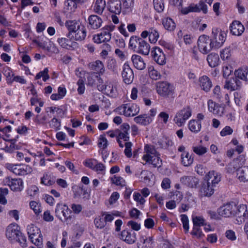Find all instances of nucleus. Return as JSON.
I'll use <instances>...</instances> for the list:
<instances>
[{"instance_id": "nucleus-1", "label": "nucleus", "mask_w": 248, "mask_h": 248, "mask_svg": "<svg viewBox=\"0 0 248 248\" xmlns=\"http://www.w3.org/2000/svg\"><path fill=\"white\" fill-rule=\"evenodd\" d=\"M65 25L69 31L67 36H69L72 33H74L76 40L82 41L85 39L87 32L84 25L75 20L67 21Z\"/></svg>"}, {"instance_id": "nucleus-2", "label": "nucleus", "mask_w": 248, "mask_h": 248, "mask_svg": "<svg viewBox=\"0 0 248 248\" xmlns=\"http://www.w3.org/2000/svg\"><path fill=\"white\" fill-rule=\"evenodd\" d=\"M55 216L62 222L66 224L72 223L71 211L66 204L58 203L55 209Z\"/></svg>"}, {"instance_id": "nucleus-3", "label": "nucleus", "mask_w": 248, "mask_h": 248, "mask_svg": "<svg viewBox=\"0 0 248 248\" xmlns=\"http://www.w3.org/2000/svg\"><path fill=\"white\" fill-rule=\"evenodd\" d=\"M156 90L158 94L164 98L173 97L174 93L173 86L167 82H157L156 84Z\"/></svg>"}, {"instance_id": "nucleus-4", "label": "nucleus", "mask_w": 248, "mask_h": 248, "mask_svg": "<svg viewBox=\"0 0 248 248\" xmlns=\"http://www.w3.org/2000/svg\"><path fill=\"white\" fill-rule=\"evenodd\" d=\"M226 34L224 31L218 29H213L210 36L212 45L215 49L220 47L225 41Z\"/></svg>"}, {"instance_id": "nucleus-5", "label": "nucleus", "mask_w": 248, "mask_h": 248, "mask_svg": "<svg viewBox=\"0 0 248 248\" xmlns=\"http://www.w3.org/2000/svg\"><path fill=\"white\" fill-rule=\"evenodd\" d=\"M198 46L200 52L203 54H207L212 49H215L210 37L205 35L199 37L198 40Z\"/></svg>"}, {"instance_id": "nucleus-6", "label": "nucleus", "mask_w": 248, "mask_h": 248, "mask_svg": "<svg viewBox=\"0 0 248 248\" xmlns=\"http://www.w3.org/2000/svg\"><path fill=\"white\" fill-rule=\"evenodd\" d=\"M117 110L121 114H123L126 117L134 116L140 111L139 107L135 104H123L118 107Z\"/></svg>"}, {"instance_id": "nucleus-7", "label": "nucleus", "mask_w": 248, "mask_h": 248, "mask_svg": "<svg viewBox=\"0 0 248 248\" xmlns=\"http://www.w3.org/2000/svg\"><path fill=\"white\" fill-rule=\"evenodd\" d=\"M237 205L233 202L228 203L218 209V214L222 217H229L231 216H234L237 214Z\"/></svg>"}, {"instance_id": "nucleus-8", "label": "nucleus", "mask_w": 248, "mask_h": 248, "mask_svg": "<svg viewBox=\"0 0 248 248\" xmlns=\"http://www.w3.org/2000/svg\"><path fill=\"white\" fill-rule=\"evenodd\" d=\"M191 115V110L189 107H187L181 109L176 113L174 121L179 126H181Z\"/></svg>"}, {"instance_id": "nucleus-9", "label": "nucleus", "mask_w": 248, "mask_h": 248, "mask_svg": "<svg viewBox=\"0 0 248 248\" xmlns=\"http://www.w3.org/2000/svg\"><path fill=\"white\" fill-rule=\"evenodd\" d=\"M151 54L154 60L158 64L163 65L166 63L165 54L159 47H153L151 50Z\"/></svg>"}, {"instance_id": "nucleus-10", "label": "nucleus", "mask_w": 248, "mask_h": 248, "mask_svg": "<svg viewBox=\"0 0 248 248\" xmlns=\"http://www.w3.org/2000/svg\"><path fill=\"white\" fill-rule=\"evenodd\" d=\"M122 76L124 82L127 84H130L133 80V71L129 65L127 63H125L123 65Z\"/></svg>"}, {"instance_id": "nucleus-11", "label": "nucleus", "mask_w": 248, "mask_h": 248, "mask_svg": "<svg viewBox=\"0 0 248 248\" xmlns=\"http://www.w3.org/2000/svg\"><path fill=\"white\" fill-rule=\"evenodd\" d=\"M199 191L202 196L210 197L214 193V186L205 181L202 183Z\"/></svg>"}, {"instance_id": "nucleus-12", "label": "nucleus", "mask_w": 248, "mask_h": 248, "mask_svg": "<svg viewBox=\"0 0 248 248\" xmlns=\"http://www.w3.org/2000/svg\"><path fill=\"white\" fill-rule=\"evenodd\" d=\"M120 238L128 244L134 243L136 241V233L132 231L124 230L122 231Z\"/></svg>"}, {"instance_id": "nucleus-13", "label": "nucleus", "mask_w": 248, "mask_h": 248, "mask_svg": "<svg viewBox=\"0 0 248 248\" xmlns=\"http://www.w3.org/2000/svg\"><path fill=\"white\" fill-rule=\"evenodd\" d=\"M20 232L18 225L12 224L9 225L6 229V236L8 239L15 240L17 237H19Z\"/></svg>"}, {"instance_id": "nucleus-14", "label": "nucleus", "mask_w": 248, "mask_h": 248, "mask_svg": "<svg viewBox=\"0 0 248 248\" xmlns=\"http://www.w3.org/2000/svg\"><path fill=\"white\" fill-rule=\"evenodd\" d=\"M108 10L116 15H119L122 11V4L120 0H109L107 3Z\"/></svg>"}, {"instance_id": "nucleus-15", "label": "nucleus", "mask_w": 248, "mask_h": 248, "mask_svg": "<svg viewBox=\"0 0 248 248\" xmlns=\"http://www.w3.org/2000/svg\"><path fill=\"white\" fill-rule=\"evenodd\" d=\"M236 176L240 183H248V166L240 167L236 170Z\"/></svg>"}, {"instance_id": "nucleus-16", "label": "nucleus", "mask_w": 248, "mask_h": 248, "mask_svg": "<svg viewBox=\"0 0 248 248\" xmlns=\"http://www.w3.org/2000/svg\"><path fill=\"white\" fill-rule=\"evenodd\" d=\"M4 182L7 184L13 191H19L22 188V181L20 179H10L9 177H6Z\"/></svg>"}, {"instance_id": "nucleus-17", "label": "nucleus", "mask_w": 248, "mask_h": 248, "mask_svg": "<svg viewBox=\"0 0 248 248\" xmlns=\"http://www.w3.org/2000/svg\"><path fill=\"white\" fill-rule=\"evenodd\" d=\"M144 150L145 154L142 156V159L145 161H149L151 157L160 155L153 145L146 144L144 147Z\"/></svg>"}, {"instance_id": "nucleus-18", "label": "nucleus", "mask_w": 248, "mask_h": 248, "mask_svg": "<svg viewBox=\"0 0 248 248\" xmlns=\"http://www.w3.org/2000/svg\"><path fill=\"white\" fill-rule=\"evenodd\" d=\"M88 67L91 70L95 71L99 76L103 75L105 71L103 63L99 60L90 62L88 64Z\"/></svg>"}, {"instance_id": "nucleus-19", "label": "nucleus", "mask_w": 248, "mask_h": 248, "mask_svg": "<svg viewBox=\"0 0 248 248\" xmlns=\"http://www.w3.org/2000/svg\"><path fill=\"white\" fill-rule=\"evenodd\" d=\"M181 182L190 188H196L199 183V180L193 176H185L180 179Z\"/></svg>"}, {"instance_id": "nucleus-20", "label": "nucleus", "mask_w": 248, "mask_h": 248, "mask_svg": "<svg viewBox=\"0 0 248 248\" xmlns=\"http://www.w3.org/2000/svg\"><path fill=\"white\" fill-rule=\"evenodd\" d=\"M231 32L234 35L239 36L244 32V26L238 21H234L230 27Z\"/></svg>"}, {"instance_id": "nucleus-21", "label": "nucleus", "mask_w": 248, "mask_h": 248, "mask_svg": "<svg viewBox=\"0 0 248 248\" xmlns=\"http://www.w3.org/2000/svg\"><path fill=\"white\" fill-rule=\"evenodd\" d=\"M88 21L91 29L96 30L100 28L102 24V19L97 15H91L88 17Z\"/></svg>"}, {"instance_id": "nucleus-22", "label": "nucleus", "mask_w": 248, "mask_h": 248, "mask_svg": "<svg viewBox=\"0 0 248 248\" xmlns=\"http://www.w3.org/2000/svg\"><path fill=\"white\" fill-rule=\"evenodd\" d=\"M111 39V34L108 31L102 30L101 32L93 38L94 42L99 44L104 42H108Z\"/></svg>"}, {"instance_id": "nucleus-23", "label": "nucleus", "mask_w": 248, "mask_h": 248, "mask_svg": "<svg viewBox=\"0 0 248 248\" xmlns=\"http://www.w3.org/2000/svg\"><path fill=\"white\" fill-rule=\"evenodd\" d=\"M131 60L134 67L138 70H142L146 67V63L142 58L138 55H133Z\"/></svg>"}, {"instance_id": "nucleus-24", "label": "nucleus", "mask_w": 248, "mask_h": 248, "mask_svg": "<svg viewBox=\"0 0 248 248\" xmlns=\"http://www.w3.org/2000/svg\"><path fill=\"white\" fill-rule=\"evenodd\" d=\"M122 131L118 130L116 131L118 133V137L121 139H123L124 141H128L129 139V132L130 126L127 123H124L121 126Z\"/></svg>"}, {"instance_id": "nucleus-25", "label": "nucleus", "mask_w": 248, "mask_h": 248, "mask_svg": "<svg viewBox=\"0 0 248 248\" xmlns=\"http://www.w3.org/2000/svg\"><path fill=\"white\" fill-rule=\"evenodd\" d=\"M32 171V168L29 165H16L14 173L18 175H25L31 173Z\"/></svg>"}, {"instance_id": "nucleus-26", "label": "nucleus", "mask_w": 248, "mask_h": 248, "mask_svg": "<svg viewBox=\"0 0 248 248\" xmlns=\"http://www.w3.org/2000/svg\"><path fill=\"white\" fill-rule=\"evenodd\" d=\"M206 178L207 179L206 181L210 182L211 184L215 186L216 184H218L220 181L221 175L220 173L212 170L208 172L206 176Z\"/></svg>"}, {"instance_id": "nucleus-27", "label": "nucleus", "mask_w": 248, "mask_h": 248, "mask_svg": "<svg viewBox=\"0 0 248 248\" xmlns=\"http://www.w3.org/2000/svg\"><path fill=\"white\" fill-rule=\"evenodd\" d=\"M143 39L137 36H132L130 37L129 47L136 52L138 51V49L139 48L140 45L141 44V41Z\"/></svg>"}, {"instance_id": "nucleus-28", "label": "nucleus", "mask_w": 248, "mask_h": 248, "mask_svg": "<svg viewBox=\"0 0 248 248\" xmlns=\"http://www.w3.org/2000/svg\"><path fill=\"white\" fill-rule=\"evenodd\" d=\"M199 82L201 88L206 92H209L212 86V84L210 79L206 76H203L199 78Z\"/></svg>"}, {"instance_id": "nucleus-29", "label": "nucleus", "mask_w": 248, "mask_h": 248, "mask_svg": "<svg viewBox=\"0 0 248 248\" xmlns=\"http://www.w3.org/2000/svg\"><path fill=\"white\" fill-rule=\"evenodd\" d=\"M153 242V237H141L138 247V248H152Z\"/></svg>"}, {"instance_id": "nucleus-30", "label": "nucleus", "mask_w": 248, "mask_h": 248, "mask_svg": "<svg viewBox=\"0 0 248 248\" xmlns=\"http://www.w3.org/2000/svg\"><path fill=\"white\" fill-rule=\"evenodd\" d=\"M134 121L137 123L143 125L149 124L152 121L151 117L147 114L140 115L134 119Z\"/></svg>"}, {"instance_id": "nucleus-31", "label": "nucleus", "mask_w": 248, "mask_h": 248, "mask_svg": "<svg viewBox=\"0 0 248 248\" xmlns=\"http://www.w3.org/2000/svg\"><path fill=\"white\" fill-rule=\"evenodd\" d=\"M162 23L164 28L168 31H172L176 28L175 22L170 17L163 18Z\"/></svg>"}, {"instance_id": "nucleus-32", "label": "nucleus", "mask_w": 248, "mask_h": 248, "mask_svg": "<svg viewBox=\"0 0 248 248\" xmlns=\"http://www.w3.org/2000/svg\"><path fill=\"white\" fill-rule=\"evenodd\" d=\"M207 61L210 66L211 67H215L219 64V56L216 53H210L207 56Z\"/></svg>"}, {"instance_id": "nucleus-33", "label": "nucleus", "mask_w": 248, "mask_h": 248, "mask_svg": "<svg viewBox=\"0 0 248 248\" xmlns=\"http://www.w3.org/2000/svg\"><path fill=\"white\" fill-rule=\"evenodd\" d=\"M58 43L63 48L70 49L73 47L75 43L71 40L66 38L58 39Z\"/></svg>"}, {"instance_id": "nucleus-34", "label": "nucleus", "mask_w": 248, "mask_h": 248, "mask_svg": "<svg viewBox=\"0 0 248 248\" xmlns=\"http://www.w3.org/2000/svg\"><path fill=\"white\" fill-rule=\"evenodd\" d=\"M248 73V68L247 66H243L236 70L234 75L236 78L243 80H247V76Z\"/></svg>"}, {"instance_id": "nucleus-35", "label": "nucleus", "mask_w": 248, "mask_h": 248, "mask_svg": "<svg viewBox=\"0 0 248 248\" xmlns=\"http://www.w3.org/2000/svg\"><path fill=\"white\" fill-rule=\"evenodd\" d=\"M140 45L139 48L138 49L136 53H140L144 55H148L150 52V46L149 44L143 39Z\"/></svg>"}, {"instance_id": "nucleus-36", "label": "nucleus", "mask_w": 248, "mask_h": 248, "mask_svg": "<svg viewBox=\"0 0 248 248\" xmlns=\"http://www.w3.org/2000/svg\"><path fill=\"white\" fill-rule=\"evenodd\" d=\"M140 45L139 48L138 49L136 53H140L144 55H148L150 52V46L149 44L143 39Z\"/></svg>"}, {"instance_id": "nucleus-37", "label": "nucleus", "mask_w": 248, "mask_h": 248, "mask_svg": "<svg viewBox=\"0 0 248 248\" xmlns=\"http://www.w3.org/2000/svg\"><path fill=\"white\" fill-rule=\"evenodd\" d=\"M106 6L105 0H96L94 4L93 10L94 11L98 14H101Z\"/></svg>"}, {"instance_id": "nucleus-38", "label": "nucleus", "mask_w": 248, "mask_h": 248, "mask_svg": "<svg viewBox=\"0 0 248 248\" xmlns=\"http://www.w3.org/2000/svg\"><path fill=\"white\" fill-rule=\"evenodd\" d=\"M181 156L182 163L185 166H189L192 164L193 158L192 157L191 155H189L188 152L183 153Z\"/></svg>"}, {"instance_id": "nucleus-39", "label": "nucleus", "mask_w": 248, "mask_h": 248, "mask_svg": "<svg viewBox=\"0 0 248 248\" xmlns=\"http://www.w3.org/2000/svg\"><path fill=\"white\" fill-rule=\"evenodd\" d=\"M188 127L192 132H198L201 128V123L199 121L192 120L189 122Z\"/></svg>"}, {"instance_id": "nucleus-40", "label": "nucleus", "mask_w": 248, "mask_h": 248, "mask_svg": "<svg viewBox=\"0 0 248 248\" xmlns=\"http://www.w3.org/2000/svg\"><path fill=\"white\" fill-rule=\"evenodd\" d=\"M27 230L29 235H41V231L40 229L33 224L28 226Z\"/></svg>"}, {"instance_id": "nucleus-41", "label": "nucleus", "mask_w": 248, "mask_h": 248, "mask_svg": "<svg viewBox=\"0 0 248 248\" xmlns=\"http://www.w3.org/2000/svg\"><path fill=\"white\" fill-rule=\"evenodd\" d=\"M153 5L155 10L158 13H161L164 9V0H153Z\"/></svg>"}, {"instance_id": "nucleus-42", "label": "nucleus", "mask_w": 248, "mask_h": 248, "mask_svg": "<svg viewBox=\"0 0 248 248\" xmlns=\"http://www.w3.org/2000/svg\"><path fill=\"white\" fill-rule=\"evenodd\" d=\"M149 41L151 43H155L158 40L159 34L156 29L151 28L149 29Z\"/></svg>"}, {"instance_id": "nucleus-43", "label": "nucleus", "mask_w": 248, "mask_h": 248, "mask_svg": "<svg viewBox=\"0 0 248 248\" xmlns=\"http://www.w3.org/2000/svg\"><path fill=\"white\" fill-rule=\"evenodd\" d=\"M184 14H187L189 12H199L200 7L197 4H191L182 10Z\"/></svg>"}, {"instance_id": "nucleus-44", "label": "nucleus", "mask_w": 248, "mask_h": 248, "mask_svg": "<svg viewBox=\"0 0 248 248\" xmlns=\"http://www.w3.org/2000/svg\"><path fill=\"white\" fill-rule=\"evenodd\" d=\"M5 141H9L11 142L10 146L7 145V148L6 152L9 153H13L16 150H18L19 149V146L15 144L16 141V139H13L12 140H5Z\"/></svg>"}, {"instance_id": "nucleus-45", "label": "nucleus", "mask_w": 248, "mask_h": 248, "mask_svg": "<svg viewBox=\"0 0 248 248\" xmlns=\"http://www.w3.org/2000/svg\"><path fill=\"white\" fill-rule=\"evenodd\" d=\"M94 222L95 227L98 229H102L106 226V224L102 213L100 216L95 218Z\"/></svg>"}, {"instance_id": "nucleus-46", "label": "nucleus", "mask_w": 248, "mask_h": 248, "mask_svg": "<svg viewBox=\"0 0 248 248\" xmlns=\"http://www.w3.org/2000/svg\"><path fill=\"white\" fill-rule=\"evenodd\" d=\"M224 88L231 91H235L238 90V86L236 85V82L233 78L226 81L224 85Z\"/></svg>"}, {"instance_id": "nucleus-47", "label": "nucleus", "mask_w": 248, "mask_h": 248, "mask_svg": "<svg viewBox=\"0 0 248 248\" xmlns=\"http://www.w3.org/2000/svg\"><path fill=\"white\" fill-rule=\"evenodd\" d=\"M209 110L214 114H218L219 113V107L212 100H209L208 101Z\"/></svg>"}, {"instance_id": "nucleus-48", "label": "nucleus", "mask_w": 248, "mask_h": 248, "mask_svg": "<svg viewBox=\"0 0 248 248\" xmlns=\"http://www.w3.org/2000/svg\"><path fill=\"white\" fill-rule=\"evenodd\" d=\"M79 2V0H67L64 4L67 7V9L71 11H74L77 7V3Z\"/></svg>"}, {"instance_id": "nucleus-49", "label": "nucleus", "mask_w": 248, "mask_h": 248, "mask_svg": "<svg viewBox=\"0 0 248 248\" xmlns=\"http://www.w3.org/2000/svg\"><path fill=\"white\" fill-rule=\"evenodd\" d=\"M159 155H157L156 157H151L149 161L145 162L151 164L154 167H159L162 164V160L160 159Z\"/></svg>"}, {"instance_id": "nucleus-50", "label": "nucleus", "mask_w": 248, "mask_h": 248, "mask_svg": "<svg viewBox=\"0 0 248 248\" xmlns=\"http://www.w3.org/2000/svg\"><path fill=\"white\" fill-rule=\"evenodd\" d=\"M48 69L47 68H45L43 71L39 72L35 76V79H38L41 77L43 78V80L46 81L49 78V76L48 74Z\"/></svg>"}, {"instance_id": "nucleus-51", "label": "nucleus", "mask_w": 248, "mask_h": 248, "mask_svg": "<svg viewBox=\"0 0 248 248\" xmlns=\"http://www.w3.org/2000/svg\"><path fill=\"white\" fill-rule=\"evenodd\" d=\"M49 126L51 128L57 131L60 129L61 126V121L60 120L54 117L49 122Z\"/></svg>"}, {"instance_id": "nucleus-52", "label": "nucleus", "mask_w": 248, "mask_h": 248, "mask_svg": "<svg viewBox=\"0 0 248 248\" xmlns=\"http://www.w3.org/2000/svg\"><path fill=\"white\" fill-rule=\"evenodd\" d=\"M149 74L150 77L153 80H156L159 79L161 78L160 73L155 70L153 67H150L149 70Z\"/></svg>"}, {"instance_id": "nucleus-53", "label": "nucleus", "mask_w": 248, "mask_h": 248, "mask_svg": "<svg viewBox=\"0 0 248 248\" xmlns=\"http://www.w3.org/2000/svg\"><path fill=\"white\" fill-rule=\"evenodd\" d=\"M157 143L160 148L165 149L171 146L172 143L171 140L167 138H163L159 140Z\"/></svg>"}, {"instance_id": "nucleus-54", "label": "nucleus", "mask_w": 248, "mask_h": 248, "mask_svg": "<svg viewBox=\"0 0 248 248\" xmlns=\"http://www.w3.org/2000/svg\"><path fill=\"white\" fill-rule=\"evenodd\" d=\"M192 149L193 152L199 155H202L205 154L207 151V149L206 147L201 145L194 146Z\"/></svg>"}, {"instance_id": "nucleus-55", "label": "nucleus", "mask_w": 248, "mask_h": 248, "mask_svg": "<svg viewBox=\"0 0 248 248\" xmlns=\"http://www.w3.org/2000/svg\"><path fill=\"white\" fill-rule=\"evenodd\" d=\"M111 182L117 185L123 186L125 184V180L121 176L114 175L111 178Z\"/></svg>"}, {"instance_id": "nucleus-56", "label": "nucleus", "mask_w": 248, "mask_h": 248, "mask_svg": "<svg viewBox=\"0 0 248 248\" xmlns=\"http://www.w3.org/2000/svg\"><path fill=\"white\" fill-rule=\"evenodd\" d=\"M47 120V116L46 114H41L40 115L38 114L36 116L34 122L38 124H44L46 123Z\"/></svg>"}, {"instance_id": "nucleus-57", "label": "nucleus", "mask_w": 248, "mask_h": 248, "mask_svg": "<svg viewBox=\"0 0 248 248\" xmlns=\"http://www.w3.org/2000/svg\"><path fill=\"white\" fill-rule=\"evenodd\" d=\"M125 150L124 151L125 155L128 158H130L132 156V143L131 142H126L124 144Z\"/></svg>"}, {"instance_id": "nucleus-58", "label": "nucleus", "mask_w": 248, "mask_h": 248, "mask_svg": "<svg viewBox=\"0 0 248 248\" xmlns=\"http://www.w3.org/2000/svg\"><path fill=\"white\" fill-rule=\"evenodd\" d=\"M192 221L194 226L201 227L202 226L205 225L204 219L201 217H195L192 218Z\"/></svg>"}, {"instance_id": "nucleus-59", "label": "nucleus", "mask_w": 248, "mask_h": 248, "mask_svg": "<svg viewBox=\"0 0 248 248\" xmlns=\"http://www.w3.org/2000/svg\"><path fill=\"white\" fill-rule=\"evenodd\" d=\"M181 219L182 222L183 223V226L186 232H187L189 230V225H188V218L186 215L183 214L181 215Z\"/></svg>"}, {"instance_id": "nucleus-60", "label": "nucleus", "mask_w": 248, "mask_h": 248, "mask_svg": "<svg viewBox=\"0 0 248 248\" xmlns=\"http://www.w3.org/2000/svg\"><path fill=\"white\" fill-rule=\"evenodd\" d=\"M30 206L35 214L38 215L41 212L40 205L36 202L31 201L30 202Z\"/></svg>"}, {"instance_id": "nucleus-61", "label": "nucleus", "mask_w": 248, "mask_h": 248, "mask_svg": "<svg viewBox=\"0 0 248 248\" xmlns=\"http://www.w3.org/2000/svg\"><path fill=\"white\" fill-rule=\"evenodd\" d=\"M231 56L230 48H225L220 52V57L223 60L228 59Z\"/></svg>"}, {"instance_id": "nucleus-62", "label": "nucleus", "mask_w": 248, "mask_h": 248, "mask_svg": "<svg viewBox=\"0 0 248 248\" xmlns=\"http://www.w3.org/2000/svg\"><path fill=\"white\" fill-rule=\"evenodd\" d=\"M96 162L97 160L95 159H86L83 164L86 167L93 170Z\"/></svg>"}, {"instance_id": "nucleus-63", "label": "nucleus", "mask_w": 248, "mask_h": 248, "mask_svg": "<svg viewBox=\"0 0 248 248\" xmlns=\"http://www.w3.org/2000/svg\"><path fill=\"white\" fill-rule=\"evenodd\" d=\"M199 226H194L193 230L191 232V234L195 236L197 238H200L203 235L202 231Z\"/></svg>"}, {"instance_id": "nucleus-64", "label": "nucleus", "mask_w": 248, "mask_h": 248, "mask_svg": "<svg viewBox=\"0 0 248 248\" xmlns=\"http://www.w3.org/2000/svg\"><path fill=\"white\" fill-rule=\"evenodd\" d=\"M105 169V166L102 163H98L97 161L95 167L93 169V170L95 171L97 173H103Z\"/></svg>"}]
</instances>
